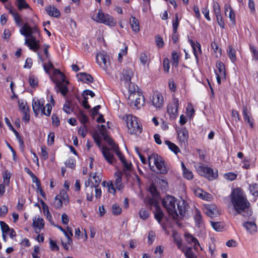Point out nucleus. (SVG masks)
Here are the masks:
<instances>
[{
    "label": "nucleus",
    "mask_w": 258,
    "mask_h": 258,
    "mask_svg": "<svg viewBox=\"0 0 258 258\" xmlns=\"http://www.w3.org/2000/svg\"><path fill=\"white\" fill-rule=\"evenodd\" d=\"M172 64L173 66L176 67L179 62V56L176 51H173L172 53Z\"/></svg>",
    "instance_id": "c03bdc74"
},
{
    "label": "nucleus",
    "mask_w": 258,
    "mask_h": 258,
    "mask_svg": "<svg viewBox=\"0 0 258 258\" xmlns=\"http://www.w3.org/2000/svg\"><path fill=\"white\" fill-rule=\"evenodd\" d=\"M33 220V226H44V221L41 218L35 217Z\"/></svg>",
    "instance_id": "603ef678"
},
{
    "label": "nucleus",
    "mask_w": 258,
    "mask_h": 258,
    "mask_svg": "<svg viewBox=\"0 0 258 258\" xmlns=\"http://www.w3.org/2000/svg\"><path fill=\"white\" fill-rule=\"evenodd\" d=\"M52 118V124L53 126L57 127L59 125L60 122L58 117L57 115L53 114L51 116Z\"/></svg>",
    "instance_id": "052dcab7"
},
{
    "label": "nucleus",
    "mask_w": 258,
    "mask_h": 258,
    "mask_svg": "<svg viewBox=\"0 0 258 258\" xmlns=\"http://www.w3.org/2000/svg\"><path fill=\"white\" fill-rule=\"evenodd\" d=\"M22 117V120L25 123H28L30 121V111L21 113Z\"/></svg>",
    "instance_id": "4d7b16f0"
},
{
    "label": "nucleus",
    "mask_w": 258,
    "mask_h": 258,
    "mask_svg": "<svg viewBox=\"0 0 258 258\" xmlns=\"http://www.w3.org/2000/svg\"><path fill=\"white\" fill-rule=\"evenodd\" d=\"M63 203V201L61 200L60 197H59L58 196H56L52 203V205L55 209H60L62 207Z\"/></svg>",
    "instance_id": "f704fd0d"
},
{
    "label": "nucleus",
    "mask_w": 258,
    "mask_h": 258,
    "mask_svg": "<svg viewBox=\"0 0 258 258\" xmlns=\"http://www.w3.org/2000/svg\"><path fill=\"white\" fill-rule=\"evenodd\" d=\"M126 125L128 132L132 135H137L142 132V125L138 123V118L136 116H127Z\"/></svg>",
    "instance_id": "0eeeda50"
},
{
    "label": "nucleus",
    "mask_w": 258,
    "mask_h": 258,
    "mask_svg": "<svg viewBox=\"0 0 258 258\" xmlns=\"http://www.w3.org/2000/svg\"><path fill=\"white\" fill-rule=\"evenodd\" d=\"M231 202L238 213L245 217H249L251 215L250 203L241 189L236 188L232 191Z\"/></svg>",
    "instance_id": "f03ea898"
},
{
    "label": "nucleus",
    "mask_w": 258,
    "mask_h": 258,
    "mask_svg": "<svg viewBox=\"0 0 258 258\" xmlns=\"http://www.w3.org/2000/svg\"><path fill=\"white\" fill-rule=\"evenodd\" d=\"M29 81L31 87L34 88L37 86L38 83V79L34 76H30Z\"/></svg>",
    "instance_id": "3c124183"
},
{
    "label": "nucleus",
    "mask_w": 258,
    "mask_h": 258,
    "mask_svg": "<svg viewBox=\"0 0 258 258\" xmlns=\"http://www.w3.org/2000/svg\"><path fill=\"white\" fill-rule=\"evenodd\" d=\"M153 105L157 108H160L162 107L164 102L163 97L159 93H155L152 98Z\"/></svg>",
    "instance_id": "dca6fc26"
},
{
    "label": "nucleus",
    "mask_w": 258,
    "mask_h": 258,
    "mask_svg": "<svg viewBox=\"0 0 258 258\" xmlns=\"http://www.w3.org/2000/svg\"><path fill=\"white\" fill-rule=\"evenodd\" d=\"M136 88L138 89L137 86L131 87V85L128 87L129 95L127 98V104L133 107L135 101L138 99L139 95L141 93L136 91Z\"/></svg>",
    "instance_id": "f8f14e48"
},
{
    "label": "nucleus",
    "mask_w": 258,
    "mask_h": 258,
    "mask_svg": "<svg viewBox=\"0 0 258 258\" xmlns=\"http://www.w3.org/2000/svg\"><path fill=\"white\" fill-rule=\"evenodd\" d=\"M6 9L9 10V13L13 16L14 20L16 22V11L11 5L7 4L6 6Z\"/></svg>",
    "instance_id": "de8ad7c7"
},
{
    "label": "nucleus",
    "mask_w": 258,
    "mask_h": 258,
    "mask_svg": "<svg viewBox=\"0 0 258 258\" xmlns=\"http://www.w3.org/2000/svg\"><path fill=\"white\" fill-rule=\"evenodd\" d=\"M216 67L218 69V72H217L219 75H221V77L225 78L226 72L225 69V66L223 62L219 61L216 63Z\"/></svg>",
    "instance_id": "72a5a7b5"
},
{
    "label": "nucleus",
    "mask_w": 258,
    "mask_h": 258,
    "mask_svg": "<svg viewBox=\"0 0 258 258\" xmlns=\"http://www.w3.org/2000/svg\"><path fill=\"white\" fill-rule=\"evenodd\" d=\"M86 187V192L87 195V200L89 201H92L93 198V188H92L93 184L91 182L90 178H89L85 182Z\"/></svg>",
    "instance_id": "6ab92c4d"
},
{
    "label": "nucleus",
    "mask_w": 258,
    "mask_h": 258,
    "mask_svg": "<svg viewBox=\"0 0 258 258\" xmlns=\"http://www.w3.org/2000/svg\"><path fill=\"white\" fill-rule=\"evenodd\" d=\"M205 212L209 217H213L219 214L218 210L214 205H207Z\"/></svg>",
    "instance_id": "5701e85b"
},
{
    "label": "nucleus",
    "mask_w": 258,
    "mask_h": 258,
    "mask_svg": "<svg viewBox=\"0 0 258 258\" xmlns=\"http://www.w3.org/2000/svg\"><path fill=\"white\" fill-rule=\"evenodd\" d=\"M149 164L151 167V163L153 161L154 164L155 165L157 173L162 174H166L168 169L165 165L164 160L162 158L158 155L157 154H152L148 157Z\"/></svg>",
    "instance_id": "7ed1b4c3"
},
{
    "label": "nucleus",
    "mask_w": 258,
    "mask_h": 258,
    "mask_svg": "<svg viewBox=\"0 0 258 258\" xmlns=\"http://www.w3.org/2000/svg\"><path fill=\"white\" fill-rule=\"evenodd\" d=\"M130 24L133 31L137 33L140 31L139 22L136 18L133 16L132 17Z\"/></svg>",
    "instance_id": "cd10ccee"
},
{
    "label": "nucleus",
    "mask_w": 258,
    "mask_h": 258,
    "mask_svg": "<svg viewBox=\"0 0 258 258\" xmlns=\"http://www.w3.org/2000/svg\"><path fill=\"white\" fill-rule=\"evenodd\" d=\"M164 216V213L161 210V209L157 206L156 208V211L154 212V216L155 218L158 221L159 223H160V222Z\"/></svg>",
    "instance_id": "e433bc0d"
},
{
    "label": "nucleus",
    "mask_w": 258,
    "mask_h": 258,
    "mask_svg": "<svg viewBox=\"0 0 258 258\" xmlns=\"http://www.w3.org/2000/svg\"><path fill=\"white\" fill-rule=\"evenodd\" d=\"M97 62L101 66L102 63L104 68H107L110 65L109 56L107 52L102 51L97 53L96 57Z\"/></svg>",
    "instance_id": "ddd939ff"
},
{
    "label": "nucleus",
    "mask_w": 258,
    "mask_h": 258,
    "mask_svg": "<svg viewBox=\"0 0 258 258\" xmlns=\"http://www.w3.org/2000/svg\"><path fill=\"white\" fill-rule=\"evenodd\" d=\"M43 105V101L40 100H33L32 101V108L34 114L37 116L40 111L41 107Z\"/></svg>",
    "instance_id": "4be33fe9"
},
{
    "label": "nucleus",
    "mask_w": 258,
    "mask_h": 258,
    "mask_svg": "<svg viewBox=\"0 0 258 258\" xmlns=\"http://www.w3.org/2000/svg\"><path fill=\"white\" fill-rule=\"evenodd\" d=\"M43 67L45 72L50 75L51 80L55 84L56 91L63 96H66L68 92L67 85L69 82L66 80L65 75L59 70L54 69L50 61L47 63H43Z\"/></svg>",
    "instance_id": "f257e3e1"
},
{
    "label": "nucleus",
    "mask_w": 258,
    "mask_h": 258,
    "mask_svg": "<svg viewBox=\"0 0 258 258\" xmlns=\"http://www.w3.org/2000/svg\"><path fill=\"white\" fill-rule=\"evenodd\" d=\"M31 27L25 23L20 30V33L24 35L26 38H30L31 36Z\"/></svg>",
    "instance_id": "bb28decb"
},
{
    "label": "nucleus",
    "mask_w": 258,
    "mask_h": 258,
    "mask_svg": "<svg viewBox=\"0 0 258 258\" xmlns=\"http://www.w3.org/2000/svg\"><path fill=\"white\" fill-rule=\"evenodd\" d=\"M31 36L30 38L25 39V44L34 51H37L39 48V40H37L40 36L39 31L37 27L31 28Z\"/></svg>",
    "instance_id": "20e7f679"
},
{
    "label": "nucleus",
    "mask_w": 258,
    "mask_h": 258,
    "mask_svg": "<svg viewBox=\"0 0 258 258\" xmlns=\"http://www.w3.org/2000/svg\"><path fill=\"white\" fill-rule=\"evenodd\" d=\"M224 10L225 16L228 17L230 18V20L233 24H235L236 20L235 13L233 11L231 6L229 5H225L224 7Z\"/></svg>",
    "instance_id": "aec40b11"
},
{
    "label": "nucleus",
    "mask_w": 258,
    "mask_h": 258,
    "mask_svg": "<svg viewBox=\"0 0 258 258\" xmlns=\"http://www.w3.org/2000/svg\"><path fill=\"white\" fill-rule=\"evenodd\" d=\"M92 19L97 23H102L110 27H113L116 25V21L110 15L102 12L101 10H99L96 16L93 15Z\"/></svg>",
    "instance_id": "423d86ee"
},
{
    "label": "nucleus",
    "mask_w": 258,
    "mask_h": 258,
    "mask_svg": "<svg viewBox=\"0 0 258 258\" xmlns=\"http://www.w3.org/2000/svg\"><path fill=\"white\" fill-rule=\"evenodd\" d=\"M249 189L250 193L255 197L258 196V184L252 183L249 185Z\"/></svg>",
    "instance_id": "a19ab883"
},
{
    "label": "nucleus",
    "mask_w": 258,
    "mask_h": 258,
    "mask_svg": "<svg viewBox=\"0 0 258 258\" xmlns=\"http://www.w3.org/2000/svg\"><path fill=\"white\" fill-rule=\"evenodd\" d=\"M78 118L80 121L83 124H85L88 121L87 116L82 111H80Z\"/></svg>",
    "instance_id": "49530a36"
},
{
    "label": "nucleus",
    "mask_w": 258,
    "mask_h": 258,
    "mask_svg": "<svg viewBox=\"0 0 258 258\" xmlns=\"http://www.w3.org/2000/svg\"><path fill=\"white\" fill-rule=\"evenodd\" d=\"M18 103L19 109L21 113L24 112L30 111L29 106H28L26 101H24L23 100H21V101H19Z\"/></svg>",
    "instance_id": "473e14b6"
},
{
    "label": "nucleus",
    "mask_w": 258,
    "mask_h": 258,
    "mask_svg": "<svg viewBox=\"0 0 258 258\" xmlns=\"http://www.w3.org/2000/svg\"><path fill=\"white\" fill-rule=\"evenodd\" d=\"M162 205L166 209L169 214L172 218H175L178 216V213L176 210V205H177L176 200L171 196H166L163 200Z\"/></svg>",
    "instance_id": "39448f33"
},
{
    "label": "nucleus",
    "mask_w": 258,
    "mask_h": 258,
    "mask_svg": "<svg viewBox=\"0 0 258 258\" xmlns=\"http://www.w3.org/2000/svg\"><path fill=\"white\" fill-rule=\"evenodd\" d=\"M101 152L105 160L109 164L113 165L115 163L116 160L109 148L103 146L101 149Z\"/></svg>",
    "instance_id": "4468645a"
},
{
    "label": "nucleus",
    "mask_w": 258,
    "mask_h": 258,
    "mask_svg": "<svg viewBox=\"0 0 258 258\" xmlns=\"http://www.w3.org/2000/svg\"><path fill=\"white\" fill-rule=\"evenodd\" d=\"M165 143L174 154H177L178 153L180 152L179 148L175 144L168 140L165 141Z\"/></svg>",
    "instance_id": "2f4dec72"
},
{
    "label": "nucleus",
    "mask_w": 258,
    "mask_h": 258,
    "mask_svg": "<svg viewBox=\"0 0 258 258\" xmlns=\"http://www.w3.org/2000/svg\"><path fill=\"white\" fill-rule=\"evenodd\" d=\"M87 133V127L86 125L84 124L81 126L78 130V134L83 138H84Z\"/></svg>",
    "instance_id": "bf43d9fd"
},
{
    "label": "nucleus",
    "mask_w": 258,
    "mask_h": 258,
    "mask_svg": "<svg viewBox=\"0 0 258 258\" xmlns=\"http://www.w3.org/2000/svg\"><path fill=\"white\" fill-rule=\"evenodd\" d=\"M181 167L183 171V175L184 178L188 179L191 180L193 178L194 175L192 172L186 168L183 163H181Z\"/></svg>",
    "instance_id": "c85d7f7f"
},
{
    "label": "nucleus",
    "mask_w": 258,
    "mask_h": 258,
    "mask_svg": "<svg viewBox=\"0 0 258 258\" xmlns=\"http://www.w3.org/2000/svg\"><path fill=\"white\" fill-rule=\"evenodd\" d=\"M216 17L217 21L218 23V25L221 28H225V23L223 21V17L222 16L221 14H219V15H215Z\"/></svg>",
    "instance_id": "6e6d98bb"
},
{
    "label": "nucleus",
    "mask_w": 258,
    "mask_h": 258,
    "mask_svg": "<svg viewBox=\"0 0 258 258\" xmlns=\"http://www.w3.org/2000/svg\"><path fill=\"white\" fill-rule=\"evenodd\" d=\"M63 111L67 114H71L73 111V108L71 105V103L69 101H67L63 105Z\"/></svg>",
    "instance_id": "a18cd8bd"
},
{
    "label": "nucleus",
    "mask_w": 258,
    "mask_h": 258,
    "mask_svg": "<svg viewBox=\"0 0 258 258\" xmlns=\"http://www.w3.org/2000/svg\"><path fill=\"white\" fill-rule=\"evenodd\" d=\"M41 204L42 205L44 214L46 215L47 218L49 217L51 218V216L50 215L48 206L43 201H41Z\"/></svg>",
    "instance_id": "8fccbe9b"
},
{
    "label": "nucleus",
    "mask_w": 258,
    "mask_h": 258,
    "mask_svg": "<svg viewBox=\"0 0 258 258\" xmlns=\"http://www.w3.org/2000/svg\"><path fill=\"white\" fill-rule=\"evenodd\" d=\"M179 106L178 100L175 97L167 106V113L169 115L170 119H175L178 116V108Z\"/></svg>",
    "instance_id": "9d476101"
},
{
    "label": "nucleus",
    "mask_w": 258,
    "mask_h": 258,
    "mask_svg": "<svg viewBox=\"0 0 258 258\" xmlns=\"http://www.w3.org/2000/svg\"><path fill=\"white\" fill-rule=\"evenodd\" d=\"M112 210L113 214L115 215H119L121 212V208L116 204L112 205Z\"/></svg>",
    "instance_id": "864d4df0"
},
{
    "label": "nucleus",
    "mask_w": 258,
    "mask_h": 258,
    "mask_svg": "<svg viewBox=\"0 0 258 258\" xmlns=\"http://www.w3.org/2000/svg\"><path fill=\"white\" fill-rule=\"evenodd\" d=\"M186 258H196V255L194 253L191 248L188 247L184 252Z\"/></svg>",
    "instance_id": "e2e57ef3"
},
{
    "label": "nucleus",
    "mask_w": 258,
    "mask_h": 258,
    "mask_svg": "<svg viewBox=\"0 0 258 258\" xmlns=\"http://www.w3.org/2000/svg\"><path fill=\"white\" fill-rule=\"evenodd\" d=\"M163 69H164V71L166 73H168L169 72V68H170L169 60L168 58H165L163 60Z\"/></svg>",
    "instance_id": "774afa93"
},
{
    "label": "nucleus",
    "mask_w": 258,
    "mask_h": 258,
    "mask_svg": "<svg viewBox=\"0 0 258 258\" xmlns=\"http://www.w3.org/2000/svg\"><path fill=\"white\" fill-rule=\"evenodd\" d=\"M250 50L252 54L253 59L255 60H258V51L254 46L250 45Z\"/></svg>",
    "instance_id": "13d9d810"
},
{
    "label": "nucleus",
    "mask_w": 258,
    "mask_h": 258,
    "mask_svg": "<svg viewBox=\"0 0 258 258\" xmlns=\"http://www.w3.org/2000/svg\"><path fill=\"white\" fill-rule=\"evenodd\" d=\"M243 115L244 120L246 121L251 128L253 127V118H251V113L247 110L246 106H243Z\"/></svg>",
    "instance_id": "412c9836"
},
{
    "label": "nucleus",
    "mask_w": 258,
    "mask_h": 258,
    "mask_svg": "<svg viewBox=\"0 0 258 258\" xmlns=\"http://www.w3.org/2000/svg\"><path fill=\"white\" fill-rule=\"evenodd\" d=\"M122 75L123 80L126 85H128V87L131 85V87L135 86L134 84L131 82V79L134 76V73L132 70L130 69H124L122 72Z\"/></svg>",
    "instance_id": "2eb2a0df"
},
{
    "label": "nucleus",
    "mask_w": 258,
    "mask_h": 258,
    "mask_svg": "<svg viewBox=\"0 0 258 258\" xmlns=\"http://www.w3.org/2000/svg\"><path fill=\"white\" fill-rule=\"evenodd\" d=\"M122 173L121 171L118 170L114 173V177L115 178L114 181V185L115 188L118 190H121L123 188V185L122 182Z\"/></svg>",
    "instance_id": "f3484780"
},
{
    "label": "nucleus",
    "mask_w": 258,
    "mask_h": 258,
    "mask_svg": "<svg viewBox=\"0 0 258 258\" xmlns=\"http://www.w3.org/2000/svg\"><path fill=\"white\" fill-rule=\"evenodd\" d=\"M177 138L181 144L185 145L188 138V133L185 128H182L178 132Z\"/></svg>",
    "instance_id": "a211bd4d"
},
{
    "label": "nucleus",
    "mask_w": 258,
    "mask_h": 258,
    "mask_svg": "<svg viewBox=\"0 0 258 258\" xmlns=\"http://www.w3.org/2000/svg\"><path fill=\"white\" fill-rule=\"evenodd\" d=\"M172 237L174 239L175 243L176 244L178 248L179 249H182V240L180 236L177 232L175 231L172 232Z\"/></svg>",
    "instance_id": "7c9ffc66"
},
{
    "label": "nucleus",
    "mask_w": 258,
    "mask_h": 258,
    "mask_svg": "<svg viewBox=\"0 0 258 258\" xmlns=\"http://www.w3.org/2000/svg\"><path fill=\"white\" fill-rule=\"evenodd\" d=\"M59 229L64 233L65 238H66L67 242H64L63 239H61V243L66 250L69 249L70 245H71L72 240L71 237L73 236V230L71 227H66V229L62 228V227H58Z\"/></svg>",
    "instance_id": "9b49d317"
},
{
    "label": "nucleus",
    "mask_w": 258,
    "mask_h": 258,
    "mask_svg": "<svg viewBox=\"0 0 258 258\" xmlns=\"http://www.w3.org/2000/svg\"><path fill=\"white\" fill-rule=\"evenodd\" d=\"M213 8L215 15H219L221 13L219 4L217 2L213 1Z\"/></svg>",
    "instance_id": "338daca9"
},
{
    "label": "nucleus",
    "mask_w": 258,
    "mask_h": 258,
    "mask_svg": "<svg viewBox=\"0 0 258 258\" xmlns=\"http://www.w3.org/2000/svg\"><path fill=\"white\" fill-rule=\"evenodd\" d=\"M144 103V97L141 94L139 95V98L134 103L133 106L139 109L142 106Z\"/></svg>",
    "instance_id": "ea45409f"
},
{
    "label": "nucleus",
    "mask_w": 258,
    "mask_h": 258,
    "mask_svg": "<svg viewBox=\"0 0 258 258\" xmlns=\"http://www.w3.org/2000/svg\"><path fill=\"white\" fill-rule=\"evenodd\" d=\"M63 201L64 205H67L69 203V196L64 190H61L60 191L59 195H57Z\"/></svg>",
    "instance_id": "58836bf2"
},
{
    "label": "nucleus",
    "mask_w": 258,
    "mask_h": 258,
    "mask_svg": "<svg viewBox=\"0 0 258 258\" xmlns=\"http://www.w3.org/2000/svg\"><path fill=\"white\" fill-rule=\"evenodd\" d=\"M65 164L68 167L73 169L76 166V161L75 159L71 158L66 161Z\"/></svg>",
    "instance_id": "69168bd1"
},
{
    "label": "nucleus",
    "mask_w": 258,
    "mask_h": 258,
    "mask_svg": "<svg viewBox=\"0 0 258 258\" xmlns=\"http://www.w3.org/2000/svg\"><path fill=\"white\" fill-rule=\"evenodd\" d=\"M211 47L214 52L217 53V57H218V54H219L220 55L221 54V49L219 48L216 43L212 42L211 43Z\"/></svg>",
    "instance_id": "0e129e2a"
},
{
    "label": "nucleus",
    "mask_w": 258,
    "mask_h": 258,
    "mask_svg": "<svg viewBox=\"0 0 258 258\" xmlns=\"http://www.w3.org/2000/svg\"><path fill=\"white\" fill-rule=\"evenodd\" d=\"M4 182L8 185L10 182V179L11 178V173L8 170H6L4 173L3 174Z\"/></svg>",
    "instance_id": "09e8293b"
},
{
    "label": "nucleus",
    "mask_w": 258,
    "mask_h": 258,
    "mask_svg": "<svg viewBox=\"0 0 258 258\" xmlns=\"http://www.w3.org/2000/svg\"><path fill=\"white\" fill-rule=\"evenodd\" d=\"M78 79L85 83H92L94 79L92 76L86 73H80L77 74Z\"/></svg>",
    "instance_id": "b1692460"
},
{
    "label": "nucleus",
    "mask_w": 258,
    "mask_h": 258,
    "mask_svg": "<svg viewBox=\"0 0 258 258\" xmlns=\"http://www.w3.org/2000/svg\"><path fill=\"white\" fill-rule=\"evenodd\" d=\"M45 10L48 15L55 17L59 18L60 16L59 11L54 6H48L45 8Z\"/></svg>",
    "instance_id": "393cba45"
},
{
    "label": "nucleus",
    "mask_w": 258,
    "mask_h": 258,
    "mask_svg": "<svg viewBox=\"0 0 258 258\" xmlns=\"http://www.w3.org/2000/svg\"><path fill=\"white\" fill-rule=\"evenodd\" d=\"M197 171L199 174L205 176L210 180L215 179L218 176L217 171L214 172L212 168L204 165H200L197 169Z\"/></svg>",
    "instance_id": "1a4fd4ad"
},
{
    "label": "nucleus",
    "mask_w": 258,
    "mask_h": 258,
    "mask_svg": "<svg viewBox=\"0 0 258 258\" xmlns=\"http://www.w3.org/2000/svg\"><path fill=\"white\" fill-rule=\"evenodd\" d=\"M90 176L92 177L93 179L94 180V183L93 181L91 179V182L93 184L92 188H93L94 186H99V184L101 182V179L99 178V177L96 175V173H91Z\"/></svg>",
    "instance_id": "37998d69"
},
{
    "label": "nucleus",
    "mask_w": 258,
    "mask_h": 258,
    "mask_svg": "<svg viewBox=\"0 0 258 258\" xmlns=\"http://www.w3.org/2000/svg\"><path fill=\"white\" fill-rule=\"evenodd\" d=\"M194 219L197 225H199L203 224L200 212L197 209L195 211Z\"/></svg>",
    "instance_id": "4c0bfd02"
},
{
    "label": "nucleus",
    "mask_w": 258,
    "mask_h": 258,
    "mask_svg": "<svg viewBox=\"0 0 258 258\" xmlns=\"http://www.w3.org/2000/svg\"><path fill=\"white\" fill-rule=\"evenodd\" d=\"M30 8L29 4L25 0H17V9L19 10Z\"/></svg>",
    "instance_id": "c9c22d12"
},
{
    "label": "nucleus",
    "mask_w": 258,
    "mask_h": 258,
    "mask_svg": "<svg viewBox=\"0 0 258 258\" xmlns=\"http://www.w3.org/2000/svg\"><path fill=\"white\" fill-rule=\"evenodd\" d=\"M155 41L157 46L159 48H161L163 46L164 41L163 38L159 35H157L155 36Z\"/></svg>",
    "instance_id": "680f3d73"
},
{
    "label": "nucleus",
    "mask_w": 258,
    "mask_h": 258,
    "mask_svg": "<svg viewBox=\"0 0 258 258\" xmlns=\"http://www.w3.org/2000/svg\"><path fill=\"white\" fill-rule=\"evenodd\" d=\"M3 232V237L4 240L6 241V238L7 235H10L11 237H13L15 235V231L10 228V227H1Z\"/></svg>",
    "instance_id": "a878e982"
},
{
    "label": "nucleus",
    "mask_w": 258,
    "mask_h": 258,
    "mask_svg": "<svg viewBox=\"0 0 258 258\" xmlns=\"http://www.w3.org/2000/svg\"><path fill=\"white\" fill-rule=\"evenodd\" d=\"M228 54L231 61L234 62L236 59L235 50L231 46H228Z\"/></svg>",
    "instance_id": "79ce46f5"
},
{
    "label": "nucleus",
    "mask_w": 258,
    "mask_h": 258,
    "mask_svg": "<svg viewBox=\"0 0 258 258\" xmlns=\"http://www.w3.org/2000/svg\"><path fill=\"white\" fill-rule=\"evenodd\" d=\"M184 237L186 240V241L188 243H194V247L195 249L197 248V245H200V243L198 240L194 237H193L190 234L188 233H185L184 234Z\"/></svg>",
    "instance_id": "c756f323"
},
{
    "label": "nucleus",
    "mask_w": 258,
    "mask_h": 258,
    "mask_svg": "<svg viewBox=\"0 0 258 258\" xmlns=\"http://www.w3.org/2000/svg\"><path fill=\"white\" fill-rule=\"evenodd\" d=\"M177 206L179 214H178L177 217L172 218L176 221L178 226H181L182 223L180 222V221L186 217L188 205L185 201L181 200L177 203Z\"/></svg>",
    "instance_id": "6e6552de"
},
{
    "label": "nucleus",
    "mask_w": 258,
    "mask_h": 258,
    "mask_svg": "<svg viewBox=\"0 0 258 258\" xmlns=\"http://www.w3.org/2000/svg\"><path fill=\"white\" fill-rule=\"evenodd\" d=\"M139 216L141 219L146 220L148 218L149 214L147 210L142 209L139 211Z\"/></svg>",
    "instance_id": "5fc2aeb1"
}]
</instances>
